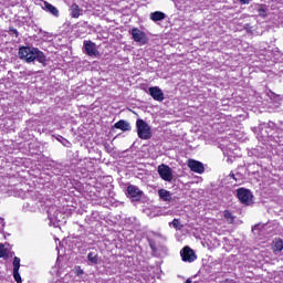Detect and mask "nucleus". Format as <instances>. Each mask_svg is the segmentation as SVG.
I'll use <instances>...</instances> for the list:
<instances>
[{"mask_svg":"<svg viewBox=\"0 0 283 283\" xmlns=\"http://www.w3.org/2000/svg\"><path fill=\"white\" fill-rule=\"evenodd\" d=\"M19 56L27 63H33V61H38V63H45V61H48L45 53L32 46H21L19 49Z\"/></svg>","mask_w":283,"mask_h":283,"instance_id":"nucleus-1","label":"nucleus"},{"mask_svg":"<svg viewBox=\"0 0 283 283\" xmlns=\"http://www.w3.org/2000/svg\"><path fill=\"white\" fill-rule=\"evenodd\" d=\"M137 134L142 140H149L151 138V127L143 119L136 122Z\"/></svg>","mask_w":283,"mask_h":283,"instance_id":"nucleus-2","label":"nucleus"},{"mask_svg":"<svg viewBox=\"0 0 283 283\" xmlns=\"http://www.w3.org/2000/svg\"><path fill=\"white\" fill-rule=\"evenodd\" d=\"M130 34L135 43H139L140 45H147L149 39H147V34L144 31L138 28H134L132 29Z\"/></svg>","mask_w":283,"mask_h":283,"instance_id":"nucleus-3","label":"nucleus"},{"mask_svg":"<svg viewBox=\"0 0 283 283\" xmlns=\"http://www.w3.org/2000/svg\"><path fill=\"white\" fill-rule=\"evenodd\" d=\"M158 174L161 180H165L166 182H171V180H174V171L165 164L158 166Z\"/></svg>","mask_w":283,"mask_h":283,"instance_id":"nucleus-4","label":"nucleus"},{"mask_svg":"<svg viewBox=\"0 0 283 283\" xmlns=\"http://www.w3.org/2000/svg\"><path fill=\"white\" fill-rule=\"evenodd\" d=\"M237 196L242 205H251L253 202V193L249 189L240 188L237 191Z\"/></svg>","mask_w":283,"mask_h":283,"instance_id":"nucleus-5","label":"nucleus"},{"mask_svg":"<svg viewBox=\"0 0 283 283\" xmlns=\"http://www.w3.org/2000/svg\"><path fill=\"white\" fill-rule=\"evenodd\" d=\"M83 48H84L85 54H87L88 56H98L101 54L98 52V49L96 48V43L90 40H85L83 42Z\"/></svg>","mask_w":283,"mask_h":283,"instance_id":"nucleus-6","label":"nucleus"},{"mask_svg":"<svg viewBox=\"0 0 283 283\" xmlns=\"http://www.w3.org/2000/svg\"><path fill=\"white\" fill-rule=\"evenodd\" d=\"M180 255L184 262H196V260L198 259L196 252L189 247H185L180 251Z\"/></svg>","mask_w":283,"mask_h":283,"instance_id":"nucleus-7","label":"nucleus"},{"mask_svg":"<svg viewBox=\"0 0 283 283\" xmlns=\"http://www.w3.org/2000/svg\"><path fill=\"white\" fill-rule=\"evenodd\" d=\"M49 220H50V224H52L53 227H59V222L63 220V214L61 213V211L54 208H51L49 210Z\"/></svg>","mask_w":283,"mask_h":283,"instance_id":"nucleus-8","label":"nucleus"},{"mask_svg":"<svg viewBox=\"0 0 283 283\" xmlns=\"http://www.w3.org/2000/svg\"><path fill=\"white\" fill-rule=\"evenodd\" d=\"M250 8L254 14L262 17L263 19L269 14V6L266 4L254 3Z\"/></svg>","mask_w":283,"mask_h":283,"instance_id":"nucleus-9","label":"nucleus"},{"mask_svg":"<svg viewBox=\"0 0 283 283\" xmlns=\"http://www.w3.org/2000/svg\"><path fill=\"white\" fill-rule=\"evenodd\" d=\"M148 92L154 101H158L159 103H163V101H165V93H163V90H160V87L151 86L148 88Z\"/></svg>","mask_w":283,"mask_h":283,"instance_id":"nucleus-10","label":"nucleus"},{"mask_svg":"<svg viewBox=\"0 0 283 283\" xmlns=\"http://www.w3.org/2000/svg\"><path fill=\"white\" fill-rule=\"evenodd\" d=\"M188 167L195 174H205V164H202L201 161H198L196 159H189Z\"/></svg>","mask_w":283,"mask_h":283,"instance_id":"nucleus-11","label":"nucleus"},{"mask_svg":"<svg viewBox=\"0 0 283 283\" xmlns=\"http://www.w3.org/2000/svg\"><path fill=\"white\" fill-rule=\"evenodd\" d=\"M21 269V259L19 256L13 258V279L17 283L23 282L19 270Z\"/></svg>","mask_w":283,"mask_h":283,"instance_id":"nucleus-12","label":"nucleus"},{"mask_svg":"<svg viewBox=\"0 0 283 283\" xmlns=\"http://www.w3.org/2000/svg\"><path fill=\"white\" fill-rule=\"evenodd\" d=\"M127 193L135 200H140V197L143 196V191H140L138 187L132 185L127 187Z\"/></svg>","mask_w":283,"mask_h":283,"instance_id":"nucleus-13","label":"nucleus"},{"mask_svg":"<svg viewBox=\"0 0 283 283\" xmlns=\"http://www.w3.org/2000/svg\"><path fill=\"white\" fill-rule=\"evenodd\" d=\"M115 129H120L122 132H130L132 125L125 119H120L114 125Z\"/></svg>","mask_w":283,"mask_h":283,"instance_id":"nucleus-14","label":"nucleus"},{"mask_svg":"<svg viewBox=\"0 0 283 283\" xmlns=\"http://www.w3.org/2000/svg\"><path fill=\"white\" fill-rule=\"evenodd\" d=\"M167 18V14L163 11H155L150 13V20L154 21L155 23L158 21H165Z\"/></svg>","mask_w":283,"mask_h":283,"instance_id":"nucleus-15","label":"nucleus"},{"mask_svg":"<svg viewBox=\"0 0 283 283\" xmlns=\"http://www.w3.org/2000/svg\"><path fill=\"white\" fill-rule=\"evenodd\" d=\"M43 10H45L46 12H50L51 14H53V17H59V9L50 4V2H46V1L43 2Z\"/></svg>","mask_w":283,"mask_h":283,"instance_id":"nucleus-16","label":"nucleus"},{"mask_svg":"<svg viewBox=\"0 0 283 283\" xmlns=\"http://www.w3.org/2000/svg\"><path fill=\"white\" fill-rule=\"evenodd\" d=\"M158 196L164 202H171V192L165 189L158 190Z\"/></svg>","mask_w":283,"mask_h":283,"instance_id":"nucleus-17","label":"nucleus"},{"mask_svg":"<svg viewBox=\"0 0 283 283\" xmlns=\"http://www.w3.org/2000/svg\"><path fill=\"white\" fill-rule=\"evenodd\" d=\"M87 260H88L91 265L98 264V253L97 252H90L87 254Z\"/></svg>","mask_w":283,"mask_h":283,"instance_id":"nucleus-18","label":"nucleus"},{"mask_svg":"<svg viewBox=\"0 0 283 283\" xmlns=\"http://www.w3.org/2000/svg\"><path fill=\"white\" fill-rule=\"evenodd\" d=\"M266 94H268L270 101H273L274 103H280V101H282V97L272 91H269Z\"/></svg>","mask_w":283,"mask_h":283,"instance_id":"nucleus-19","label":"nucleus"},{"mask_svg":"<svg viewBox=\"0 0 283 283\" xmlns=\"http://www.w3.org/2000/svg\"><path fill=\"white\" fill-rule=\"evenodd\" d=\"M223 217L226 218L227 222L229 224H233L234 220H235V217H233V214L231 212H229V210H226L223 212Z\"/></svg>","mask_w":283,"mask_h":283,"instance_id":"nucleus-20","label":"nucleus"},{"mask_svg":"<svg viewBox=\"0 0 283 283\" xmlns=\"http://www.w3.org/2000/svg\"><path fill=\"white\" fill-rule=\"evenodd\" d=\"M72 17H73V19H78V17H81V12L78 10L77 4L72 6Z\"/></svg>","mask_w":283,"mask_h":283,"instance_id":"nucleus-21","label":"nucleus"},{"mask_svg":"<svg viewBox=\"0 0 283 283\" xmlns=\"http://www.w3.org/2000/svg\"><path fill=\"white\" fill-rule=\"evenodd\" d=\"M169 227H174L177 231H180L182 229V226L180 224V220L174 219L172 222L169 223Z\"/></svg>","mask_w":283,"mask_h":283,"instance_id":"nucleus-22","label":"nucleus"},{"mask_svg":"<svg viewBox=\"0 0 283 283\" xmlns=\"http://www.w3.org/2000/svg\"><path fill=\"white\" fill-rule=\"evenodd\" d=\"M283 249V242L282 240H276L274 241V251H276L277 253H280V251H282Z\"/></svg>","mask_w":283,"mask_h":283,"instance_id":"nucleus-23","label":"nucleus"},{"mask_svg":"<svg viewBox=\"0 0 283 283\" xmlns=\"http://www.w3.org/2000/svg\"><path fill=\"white\" fill-rule=\"evenodd\" d=\"M73 272L77 275V277H83V275L85 274V272L83 271V269H81L80 265L75 266Z\"/></svg>","mask_w":283,"mask_h":283,"instance_id":"nucleus-24","label":"nucleus"},{"mask_svg":"<svg viewBox=\"0 0 283 283\" xmlns=\"http://www.w3.org/2000/svg\"><path fill=\"white\" fill-rule=\"evenodd\" d=\"M57 140L64 145V147H67L70 145L69 140L63 138V136H59Z\"/></svg>","mask_w":283,"mask_h":283,"instance_id":"nucleus-25","label":"nucleus"},{"mask_svg":"<svg viewBox=\"0 0 283 283\" xmlns=\"http://www.w3.org/2000/svg\"><path fill=\"white\" fill-rule=\"evenodd\" d=\"M6 255V248L3 244H0V258H3Z\"/></svg>","mask_w":283,"mask_h":283,"instance_id":"nucleus-26","label":"nucleus"},{"mask_svg":"<svg viewBox=\"0 0 283 283\" xmlns=\"http://www.w3.org/2000/svg\"><path fill=\"white\" fill-rule=\"evenodd\" d=\"M9 30H10L11 34H14L17 38H19V31L17 29L10 28Z\"/></svg>","mask_w":283,"mask_h":283,"instance_id":"nucleus-27","label":"nucleus"},{"mask_svg":"<svg viewBox=\"0 0 283 283\" xmlns=\"http://www.w3.org/2000/svg\"><path fill=\"white\" fill-rule=\"evenodd\" d=\"M268 127H269L270 129H275V123L269 122V123H268Z\"/></svg>","mask_w":283,"mask_h":283,"instance_id":"nucleus-28","label":"nucleus"},{"mask_svg":"<svg viewBox=\"0 0 283 283\" xmlns=\"http://www.w3.org/2000/svg\"><path fill=\"white\" fill-rule=\"evenodd\" d=\"M149 245L153 251H156V245L154 244V242L149 241Z\"/></svg>","mask_w":283,"mask_h":283,"instance_id":"nucleus-29","label":"nucleus"},{"mask_svg":"<svg viewBox=\"0 0 283 283\" xmlns=\"http://www.w3.org/2000/svg\"><path fill=\"white\" fill-rule=\"evenodd\" d=\"M240 1V3H243V4H249V3H251V0H239Z\"/></svg>","mask_w":283,"mask_h":283,"instance_id":"nucleus-30","label":"nucleus"},{"mask_svg":"<svg viewBox=\"0 0 283 283\" xmlns=\"http://www.w3.org/2000/svg\"><path fill=\"white\" fill-rule=\"evenodd\" d=\"M231 178H233L235 180V175L234 174H230Z\"/></svg>","mask_w":283,"mask_h":283,"instance_id":"nucleus-31","label":"nucleus"},{"mask_svg":"<svg viewBox=\"0 0 283 283\" xmlns=\"http://www.w3.org/2000/svg\"><path fill=\"white\" fill-rule=\"evenodd\" d=\"M185 283H191V279H188Z\"/></svg>","mask_w":283,"mask_h":283,"instance_id":"nucleus-32","label":"nucleus"},{"mask_svg":"<svg viewBox=\"0 0 283 283\" xmlns=\"http://www.w3.org/2000/svg\"><path fill=\"white\" fill-rule=\"evenodd\" d=\"M259 226H255L254 229H258Z\"/></svg>","mask_w":283,"mask_h":283,"instance_id":"nucleus-33","label":"nucleus"}]
</instances>
